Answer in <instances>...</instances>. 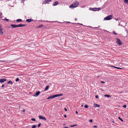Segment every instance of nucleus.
Here are the masks:
<instances>
[{"label":"nucleus","instance_id":"obj_53","mask_svg":"<svg viewBox=\"0 0 128 128\" xmlns=\"http://www.w3.org/2000/svg\"><path fill=\"white\" fill-rule=\"evenodd\" d=\"M76 24V23H74V24Z\"/></svg>","mask_w":128,"mask_h":128},{"label":"nucleus","instance_id":"obj_16","mask_svg":"<svg viewBox=\"0 0 128 128\" xmlns=\"http://www.w3.org/2000/svg\"><path fill=\"white\" fill-rule=\"evenodd\" d=\"M43 26V25L42 24H41V25H40V26H37L36 27V28H40L42 27Z\"/></svg>","mask_w":128,"mask_h":128},{"label":"nucleus","instance_id":"obj_41","mask_svg":"<svg viewBox=\"0 0 128 128\" xmlns=\"http://www.w3.org/2000/svg\"><path fill=\"white\" fill-rule=\"evenodd\" d=\"M64 116L65 118H66L67 117V116H66V115H64Z\"/></svg>","mask_w":128,"mask_h":128},{"label":"nucleus","instance_id":"obj_6","mask_svg":"<svg viewBox=\"0 0 128 128\" xmlns=\"http://www.w3.org/2000/svg\"><path fill=\"white\" fill-rule=\"evenodd\" d=\"M6 80V78H1L0 79V82L1 83H3Z\"/></svg>","mask_w":128,"mask_h":128},{"label":"nucleus","instance_id":"obj_36","mask_svg":"<svg viewBox=\"0 0 128 128\" xmlns=\"http://www.w3.org/2000/svg\"><path fill=\"white\" fill-rule=\"evenodd\" d=\"M64 110L66 111H67V109L66 108H64Z\"/></svg>","mask_w":128,"mask_h":128},{"label":"nucleus","instance_id":"obj_31","mask_svg":"<svg viewBox=\"0 0 128 128\" xmlns=\"http://www.w3.org/2000/svg\"><path fill=\"white\" fill-rule=\"evenodd\" d=\"M41 124L40 123L38 125V127L39 128V127H40V126H41Z\"/></svg>","mask_w":128,"mask_h":128},{"label":"nucleus","instance_id":"obj_51","mask_svg":"<svg viewBox=\"0 0 128 128\" xmlns=\"http://www.w3.org/2000/svg\"><path fill=\"white\" fill-rule=\"evenodd\" d=\"M23 111L24 112L25 111L24 110H23Z\"/></svg>","mask_w":128,"mask_h":128},{"label":"nucleus","instance_id":"obj_32","mask_svg":"<svg viewBox=\"0 0 128 128\" xmlns=\"http://www.w3.org/2000/svg\"><path fill=\"white\" fill-rule=\"evenodd\" d=\"M113 33L116 35H117V34L114 31L113 32Z\"/></svg>","mask_w":128,"mask_h":128},{"label":"nucleus","instance_id":"obj_38","mask_svg":"<svg viewBox=\"0 0 128 128\" xmlns=\"http://www.w3.org/2000/svg\"><path fill=\"white\" fill-rule=\"evenodd\" d=\"M126 105H124L123 106V107L124 108H126Z\"/></svg>","mask_w":128,"mask_h":128},{"label":"nucleus","instance_id":"obj_17","mask_svg":"<svg viewBox=\"0 0 128 128\" xmlns=\"http://www.w3.org/2000/svg\"><path fill=\"white\" fill-rule=\"evenodd\" d=\"M124 2L128 5V0H124Z\"/></svg>","mask_w":128,"mask_h":128},{"label":"nucleus","instance_id":"obj_10","mask_svg":"<svg viewBox=\"0 0 128 128\" xmlns=\"http://www.w3.org/2000/svg\"><path fill=\"white\" fill-rule=\"evenodd\" d=\"M33 20L30 18H29L26 20V21L27 22H32Z\"/></svg>","mask_w":128,"mask_h":128},{"label":"nucleus","instance_id":"obj_26","mask_svg":"<svg viewBox=\"0 0 128 128\" xmlns=\"http://www.w3.org/2000/svg\"><path fill=\"white\" fill-rule=\"evenodd\" d=\"M3 34V32L2 31L0 32V35H2Z\"/></svg>","mask_w":128,"mask_h":128},{"label":"nucleus","instance_id":"obj_7","mask_svg":"<svg viewBox=\"0 0 128 128\" xmlns=\"http://www.w3.org/2000/svg\"><path fill=\"white\" fill-rule=\"evenodd\" d=\"M39 118L40 119H42L45 120H46V118L44 117H43L42 116H39Z\"/></svg>","mask_w":128,"mask_h":128},{"label":"nucleus","instance_id":"obj_22","mask_svg":"<svg viewBox=\"0 0 128 128\" xmlns=\"http://www.w3.org/2000/svg\"><path fill=\"white\" fill-rule=\"evenodd\" d=\"M118 119L120 120L122 122H123V120L121 119L120 117H118Z\"/></svg>","mask_w":128,"mask_h":128},{"label":"nucleus","instance_id":"obj_1","mask_svg":"<svg viewBox=\"0 0 128 128\" xmlns=\"http://www.w3.org/2000/svg\"><path fill=\"white\" fill-rule=\"evenodd\" d=\"M79 2L78 1H76L73 2V3L70 5L69 7L70 8H73L77 7L78 5Z\"/></svg>","mask_w":128,"mask_h":128},{"label":"nucleus","instance_id":"obj_45","mask_svg":"<svg viewBox=\"0 0 128 128\" xmlns=\"http://www.w3.org/2000/svg\"><path fill=\"white\" fill-rule=\"evenodd\" d=\"M66 22L67 23H71L70 22Z\"/></svg>","mask_w":128,"mask_h":128},{"label":"nucleus","instance_id":"obj_27","mask_svg":"<svg viewBox=\"0 0 128 128\" xmlns=\"http://www.w3.org/2000/svg\"><path fill=\"white\" fill-rule=\"evenodd\" d=\"M31 120H32V121H35L36 120L34 118H32L31 119Z\"/></svg>","mask_w":128,"mask_h":128},{"label":"nucleus","instance_id":"obj_37","mask_svg":"<svg viewBox=\"0 0 128 128\" xmlns=\"http://www.w3.org/2000/svg\"><path fill=\"white\" fill-rule=\"evenodd\" d=\"M16 27H19V24L18 25H16Z\"/></svg>","mask_w":128,"mask_h":128},{"label":"nucleus","instance_id":"obj_23","mask_svg":"<svg viewBox=\"0 0 128 128\" xmlns=\"http://www.w3.org/2000/svg\"><path fill=\"white\" fill-rule=\"evenodd\" d=\"M2 28L0 24V32L2 31Z\"/></svg>","mask_w":128,"mask_h":128},{"label":"nucleus","instance_id":"obj_5","mask_svg":"<svg viewBox=\"0 0 128 128\" xmlns=\"http://www.w3.org/2000/svg\"><path fill=\"white\" fill-rule=\"evenodd\" d=\"M116 43L120 45H121L122 44V43L121 41L118 38H116Z\"/></svg>","mask_w":128,"mask_h":128},{"label":"nucleus","instance_id":"obj_15","mask_svg":"<svg viewBox=\"0 0 128 128\" xmlns=\"http://www.w3.org/2000/svg\"><path fill=\"white\" fill-rule=\"evenodd\" d=\"M94 106L95 107H99L100 106V105L96 104H94Z\"/></svg>","mask_w":128,"mask_h":128},{"label":"nucleus","instance_id":"obj_12","mask_svg":"<svg viewBox=\"0 0 128 128\" xmlns=\"http://www.w3.org/2000/svg\"><path fill=\"white\" fill-rule=\"evenodd\" d=\"M2 20H4L5 21H9V22H10L11 21V20H9L8 19H7L6 18H5L4 19H3Z\"/></svg>","mask_w":128,"mask_h":128},{"label":"nucleus","instance_id":"obj_49","mask_svg":"<svg viewBox=\"0 0 128 128\" xmlns=\"http://www.w3.org/2000/svg\"><path fill=\"white\" fill-rule=\"evenodd\" d=\"M77 20V19L76 18H75V20Z\"/></svg>","mask_w":128,"mask_h":128},{"label":"nucleus","instance_id":"obj_13","mask_svg":"<svg viewBox=\"0 0 128 128\" xmlns=\"http://www.w3.org/2000/svg\"><path fill=\"white\" fill-rule=\"evenodd\" d=\"M10 26L12 27V28H16V25L14 24H12L10 25Z\"/></svg>","mask_w":128,"mask_h":128},{"label":"nucleus","instance_id":"obj_35","mask_svg":"<svg viewBox=\"0 0 128 128\" xmlns=\"http://www.w3.org/2000/svg\"><path fill=\"white\" fill-rule=\"evenodd\" d=\"M26 25L25 24H22V27H23L25 26Z\"/></svg>","mask_w":128,"mask_h":128},{"label":"nucleus","instance_id":"obj_8","mask_svg":"<svg viewBox=\"0 0 128 128\" xmlns=\"http://www.w3.org/2000/svg\"><path fill=\"white\" fill-rule=\"evenodd\" d=\"M40 92L39 91L37 92L36 93V94L34 95V96L36 97L38 96L40 94Z\"/></svg>","mask_w":128,"mask_h":128},{"label":"nucleus","instance_id":"obj_20","mask_svg":"<svg viewBox=\"0 0 128 128\" xmlns=\"http://www.w3.org/2000/svg\"><path fill=\"white\" fill-rule=\"evenodd\" d=\"M104 96L105 97H110V95L107 94H105L104 95Z\"/></svg>","mask_w":128,"mask_h":128},{"label":"nucleus","instance_id":"obj_4","mask_svg":"<svg viewBox=\"0 0 128 128\" xmlns=\"http://www.w3.org/2000/svg\"><path fill=\"white\" fill-rule=\"evenodd\" d=\"M112 16L111 15H110L108 16H107L106 17H105L104 18V20H111L112 19Z\"/></svg>","mask_w":128,"mask_h":128},{"label":"nucleus","instance_id":"obj_52","mask_svg":"<svg viewBox=\"0 0 128 128\" xmlns=\"http://www.w3.org/2000/svg\"><path fill=\"white\" fill-rule=\"evenodd\" d=\"M82 107L83 106V105H82Z\"/></svg>","mask_w":128,"mask_h":128},{"label":"nucleus","instance_id":"obj_19","mask_svg":"<svg viewBox=\"0 0 128 128\" xmlns=\"http://www.w3.org/2000/svg\"><path fill=\"white\" fill-rule=\"evenodd\" d=\"M48 88H49V86H48V85L47 86H46V88H45V89L44 90H47Z\"/></svg>","mask_w":128,"mask_h":128},{"label":"nucleus","instance_id":"obj_47","mask_svg":"<svg viewBox=\"0 0 128 128\" xmlns=\"http://www.w3.org/2000/svg\"><path fill=\"white\" fill-rule=\"evenodd\" d=\"M78 24H80V25H82V24H80V23H78Z\"/></svg>","mask_w":128,"mask_h":128},{"label":"nucleus","instance_id":"obj_3","mask_svg":"<svg viewBox=\"0 0 128 128\" xmlns=\"http://www.w3.org/2000/svg\"><path fill=\"white\" fill-rule=\"evenodd\" d=\"M101 9V8H90V10H92L93 11H98L100 10Z\"/></svg>","mask_w":128,"mask_h":128},{"label":"nucleus","instance_id":"obj_33","mask_svg":"<svg viewBox=\"0 0 128 128\" xmlns=\"http://www.w3.org/2000/svg\"><path fill=\"white\" fill-rule=\"evenodd\" d=\"M95 98H98V95L96 96Z\"/></svg>","mask_w":128,"mask_h":128},{"label":"nucleus","instance_id":"obj_42","mask_svg":"<svg viewBox=\"0 0 128 128\" xmlns=\"http://www.w3.org/2000/svg\"><path fill=\"white\" fill-rule=\"evenodd\" d=\"M101 83H105L104 82L102 81H101Z\"/></svg>","mask_w":128,"mask_h":128},{"label":"nucleus","instance_id":"obj_28","mask_svg":"<svg viewBox=\"0 0 128 128\" xmlns=\"http://www.w3.org/2000/svg\"><path fill=\"white\" fill-rule=\"evenodd\" d=\"M19 80V79L18 78H16V82H18Z\"/></svg>","mask_w":128,"mask_h":128},{"label":"nucleus","instance_id":"obj_18","mask_svg":"<svg viewBox=\"0 0 128 128\" xmlns=\"http://www.w3.org/2000/svg\"><path fill=\"white\" fill-rule=\"evenodd\" d=\"M7 84H11L12 85V84L13 83L11 81H9L7 82Z\"/></svg>","mask_w":128,"mask_h":128},{"label":"nucleus","instance_id":"obj_48","mask_svg":"<svg viewBox=\"0 0 128 128\" xmlns=\"http://www.w3.org/2000/svg\"><path fill=\"white\" fill-rule=\"evenodd\" d=\"M64 128H68V127H64Z\"/></svg>","mask_w":128,"mask_h":128},{"label":"nucleus","instance_id":"obj_14","mask_svg":"<svg viewBox=\"0 0 128 128\" xmlns=\"http://www.w3.org/2000/svg\"><path fill=\"white\" fill-rule=\"evenodd\" d=\"M112 67H113L114 68H117V69H122V68H120V67H116V66H112Z\"/></svg>","mask_w":128,"mask_h":128},{"label":"nucleus","instance_id":"obj_40","mask_svg":"<svg viewBox=\"0 0 128 128\" xmlns=\"http://www.w3.org/2000/svg\"><path fill=\"white\" fill-rule=\"evenodd\" d=\"M93 127L94 128H97V126H93Z\"/></svg>","mask_w":128,"mask_h":128},{"label":"nucleus","instance_id":"obj_46","mask_svg":"<svg viewBox=\"0 0 128 128\" xmlns=\"http://www.w3.org/2000/svg\"><path fill=\"white\" fill-rule=\"evenodd\" d=\"M76 114H78V112L77 111H76Z\"/></svg>","mask_w":128,"mask_h":128},{"label":"nucleus","instance_id":"obj_34","mask_svg":"<svg viewBox=\"0 0 128 128\" xmlns=\"http://www.w3.org/2000/svg\"><path fill=\"white\" fill-rule=\"evenodd\" d=\"M89 121L90 122H92V120H90Z\"/></svg>","mask_w":128,"mask_h":128},{"label":"nucleus","instance_id":"obj_30","mask_svg":"<svg viewBox=\"0 0 128 128\" xmlns=\"http://www.w3.org/2000/svg\"><path fill=\"white\" fill-rule=\"evenodd\" d=\"M6 61L4 60H0V62H5Z\"/></svg>","mask_w":128,"mask_h":128},{"label":"nucleus","instance_id":"obj_2","mask_svg":"<svg viewBox=\"0 0 128 128\" xmlns=\"http://www.w3.org/2000/svg\"><path fill=\"white\" fill-rule=\"evenodd\" d=\"M62 94H55L51 96L48 97L47 98V99H49L51 98H53L59 96H63Z\"/></svg>","mask_w":128,"mask_h":128},{"label":"nucleus","instance_id":"obj_9","mask_svg":"<svg viewBox=\"0 0 128 128\" xmlns=\"http://www.w3.org/2000/svg\"><path fill=\"white\" fill-rule=\"evenodd\" d=\"M52 0H46L44 2L43 4H48L49 2H50Z\"/></svg>","mask_w":128,"mask_h":128},{"label":"nucleus","instance_id":"obj_21","mask_svg":"<svg viewBox=\"0 0 128 128\" xmlns=\"http://www.w3.org/2000/svg\"><path fill=\"white\" fill-rule=\"evenodd\" d=\"M22 20L21 19H18L16 20V21L17 22H21L22 21Z\"/></svg>","mask_w":128,"mask_h":128},{"label":"nucleus","instance_id":"obj_25","mask_svg":"<svg viewBox=\"0 0 128 128\" xmlns=\"http://www.w3.org/2000/svg\"><path fill=\"white\" fill-rule=\"evenodd\" d=\"M77 126L76 124H74L73 125H71V126H70V127H74V126Z\"/></svg>","mask_w":128,"mask_h":128},{"label":"nucleus","instance_id":"obj_29","mask_svg":"<svg viewBox=\"0 0 128 128\" xmlns=\"http://www.w3.org/2000/svg\"><path fill=\"white\" fill-rule=\"evenodd\" d=\"M84 107L86 108H88V105H86L84 106Z\"/></svg>","mask_w":128,"mask_h":128},{"label":"nucleus","instance_id":"obj_44","mask_svg":"<svg viewBox=\"0 0 128 128\" xmlns=\"http://www.w3.org/2000/svg\"><path fill=\"white\" fill-rule=\"evenodd\" d=\"M2 12H0V16H1L2 15Z\"/></svg>","mask_w":128,"mask_h":128},{"label":"nucleus","instance_id":"obj_39","mask_svg":"<svg viewBox=\"0 0 128 128\" xmlns=\"http://www.w3.org/2000/svg\"><path fill=\"white\" fill-rule=\"evenodd\" d=\"M19 27H22V24H19Z\"/></svg>","mask_w":128,"mask_h":128},{"label":"nucleus","instance_id":"obj_24","mask_svg":"<svg viewBox=\"0 0 128 128\" xmlns=\"http://www.w3.org/2000/svg\"><path fill=\"white\" fill-rule=\"evenodd\" d=\"M36 126V125H34L32 126V128H35Z\"/></svg>","mask_w":128,"mask_h":128},{"label":"nucleus","instance_id":"obj_50","mask_svg":"<svg viewBox=\"0 0 128 128\" xmlns=\"http://www.w3.org/2000/svg\"><path fill=\"white\" fill-rule=\"evenodd\" d=\"M112 122H114V120H113V121H112Z\"/></svg>","mask_w":128,"mask_h":128},{"label":"nucleus","instance_id":"obj_43","mask_svg":"<svg viewBox=\"0 0 128 128\" xmlns=\"http://www.w3.org/2000/svg\"><path fill=\"white\" fill-rule=\"evenodd\" d=\"M4 84H3L2 85V88H3L4 87Z\"/></svg>","mask_w":128,"mask_h":128},{"label":"nucleus","instance_id":"obj_11","mask_svg":"<svg viewBox=\"0 0 128 128\" xmlns=\"http://www.w3.org/2000/svg\"><path fill=\"white\" fill-rule=\"evenodd\" d=\"M58 4V1H56L53 4V6H55L57 5Z\"/></svg>","mask_w":128,"mask_h":128}]
</instances>
